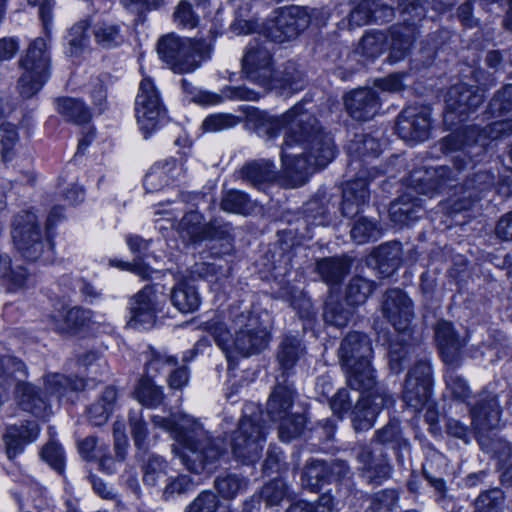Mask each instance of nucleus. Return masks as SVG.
Listing matches in <instances>:
<instances>
[{
  "label": "nucleus",
  "instance_id": "39448f33",
  "mask_svg": "<svg viewBox=\"0 0 512 512\" xmlns=\"http://www.w3.org/2000/svg\"><path fill=\"white\" fill-rule=\"evenodd\" d=\"M183 428V432L176 434L177 443L172 445V452L188 471L212 472L224 452L222 441L212 438L197 420H186Z\"/></svg>",
  "mask_w": 512,
  "mask_h": 512
},
{
  "label": "nucleus",
  "instance_id": "423d86ee",
  "mask_svg": "<svg viewBox=\"0 0 512 512\" xmlns=\"http://www.w3.org/2000/svg\"><path fill=\"white\" fill-rule=\"evenodd\" d=\"M294 385L284 379L277 381L266 402V414L278 424L279 438L289 442L298 437L304 429L306 419L303 414L293 411L297 399Z\"/></svg>",
  "mask_w": 512,
  "mask_h": 512
},
{
  "label": "nucleus",
  "instance_id": "9b49d317",
  "mask_svg": "<svg viewBox=\"0 0 512 512\" xmlns=\"http://www.w3.org/2000/svg\"><path fill=\"white\" fill-rule=\"evenodd\" d=\"M306 10L290 5L277 8L264 23L262 30L272 42L283 44L296 40L308 28Z\"/></svg>",
  "mask_w": 512,
  "mask_h": 512
},
{
  "label": "nucleus",
  "instance_id": "c756f323",
  "mask_svg": "<svg viewBox=\"0 0 512 512\" xmlns=\"http://www.w3.org/2000/svg\"><path fill=\"white\" fill-rule=\"evenodd\" d=\"M49 77L47 66H24L17 84L19 94L25 99L33 97L42 89Z\"/></svg>",
  "mask_w": 512,
  "mask_h": 512
},
{
  "label": "nucleus",
  "instance_id": "69168bd1",
  "mask_svg": "<svg viewBox=\"0 0 512 512\" xmlns=\"http://www.w3.org/2000/svg\"><path fill=\"white\" fill-rule=\"evenodd\" d=\"M173 21L178 27L193 29L198 26L200 18L194 11L191 3L186 0H181L173 12Z\"/></svg>",
  "mask_w": 512,
  "mask_h": 512
},
{
  "label": "nucleus",
  "instance_id": "13d9d810",
  "mask_svg": "<svg viewBox=\"0 0 512 512\" xmlns=\"http://www.w3.org/2000/svg\"><path fill=\"white\" fill-rule=\"evenodd\" d=\"M185 512H229L211 491L201 492L186 508Z\"/></svg>",
  "mask_w": 512,
  "mask_h": 512
},
{
  "label": "nucleus",
  "instance_id": "c85d7f7f",
  "mask_svg": "<svg viewBox=\"0 0 512 512\" xmlns=\"http://www.w3.org/2000/svg\"><path fill=\"white\" fill-rule=\"evenodd\" d=\"M178 231L182 238L193 243L216 237L213 225L203 224V216L197 211H191L182 217L178 223Z\"/></svg>",
  "mask_w": 512,
  "mask_h": 512
},
{
  "label": "nucleus",
  "instance_id": "864d4df0",
  "mask_svg": "<svg viewBox=\"0 0 512 512\" xmlns=\"http://www.w3.org/2000/svg\"><path fill=\"white\" fill-rule=\"evenodd\" d=\"M157 51L163 61H174L181 52L186 55V39L183 40L175 34L165 35L159 39Z\"/></svg>",
  "mask_w": 512,
  "mask_h": 512
},
{
  "label": "nucleus",
  "instance_id": "5fc2aeb1",
  "mask_svg": "<svg viewBox=\"0 0 512 512\" xmlns=\"http://www.w3.org/2000/svg\"><path fill=\"white\" fill-rule=\"evenodd\" d=\"M260 497L266 506H278L283 500L290 498L289 487L282 479L271 480L263 486Z\"/></svg>",
  "mask_w": 512,
  "mask_h": 512
},
{
  "label": "nucleus",
  "instance_id": "412c9836",
  "mask_svg": "<svg viewBox=\"0 0 512 512\" xmlns=\"http://www.w3.org/2000/svg\"><path fill=\"white\" fill-rule=\"evenodd\" d=\"M91 317V312L81 307H69L61 305L49 316L50 327L59 334L70 335L86 325Z\"/></svg>",
  "mask_w": 512,
  "mask_h": 512
},
{
  "label": "nucleus",
  "instance_id": "e433bc0d",
  "mask_svg": "<svg viewBox=\"0 0 512 512\" xmlns=\"http://www.w3.org/2000/svg\"><path fill=\"white\" fill-rule=\"evenodd\" d=\"M117 391L114 387H106L101 396L92 403L88 410V419L92 425L100 426L107 422L114 410Z\"/></svg>",
  "mask_w": 512,
  "mask_h": 512
},
{
  "label": "nucleus",
  "instance_id": "6e6552de",
  "mask_svg": "<svg viewBox=\"0 0 512 512\" xmlns=\"http://www.w3.org/2000/svg\"><path fill=\"white\" fill-rule=\"evenodd\" d=\"M428 0H400V22L388 29L391 37V62L404 61L426 18Z\"/></svg>",
  "mask_w": 512,
  "mask_h": 512
},
{
  "label": "nucleus",
  "instance_id": "6e6d98bb",
  "mask_svg": "<svg viewBox=\"0 0 512 512\" xmlns=\"http://www.w3.org/2000/svg\"><path fill=\"white\" fill-rule=\"evenodd\" d=\"M167 462L160 456L151 455L142 466L143 482L155 486L167 475Z\"/></svg>",
  "mask_w": 512,
  "mask_h": 512
},
{
  "label": "nucleus",
  "instance_id": "a19ab883",
  "mask_svg": "<svg viewBox=\"0 0 512 512\" xmlns=\"http://www.w3.org/2000/svg\"><path fill=\"white\" fill-rule=\"evenodd\" d=\"M56 110L66 120L77 124L87 123L91 113L82 100L71 97H60L55 100Z\"/></svg>",
  "mask_w": 512,
  "mask_h": 512
},
{
  "label": "nucleus",
  "instance_id": "79ce46f5",
  "mask_svg": "<svg viewBox=\"0 0 512 512\" xmlns=\"http://www.w3.org/2000/svg\"><path fill=\"white\" fill-rule=\"evenodd\" d=\"M89 26L88 20H81L69 29L66 36L67 54L78 57L88 50L90 42Z\"/></svg>",
  "mask_w": 512,
  "mask_h": 512
},
{
  "label": "nucleus",
  "instance_id": "9d476101",
  "mask_svg": "<svg viewBox=\"0 0 512 512\" xmlns=\"http://www.w3.org/2000/svg\"><path fill=\"white\" fill-rule=\"evenodd\" d=\"M473 74L479 86L457 83L451 86L445 95L444 121L449 126L468 119L484 101V90L481 86L485 84L480 80L483 70L478 67Z\"/></svg>",
  "mask_w": 512,
  "mask_h": 512
},
{
  "label": "nucleus",
  "instance_id": "0e129e2a",
  "mask_svg": "<svg viewBox=\"0 0 512 512\" xmlns=\"http://www.w3.org/2000/svg\"><path fill=\"white\" fill-rule=\"evenodd\" d=\"M175 366H177V359L175 357L151 350L146 361V376L154 377Z\"/></svg>",
  "mask_w": 512,
  "mask_h": 512
},
{
  "label": "nucleus",
  "instance_id": "aec40b11",
  "mask_svg": "<svg viewBox=\"0 0 512 512\" xmlns=\"http://www.w3.org/2000/svg\"><path fill=\"white\" fill-rule=\"evenodd\" d=\"M39 433L40 427L35 421L24 420L7 426L2 440L8 459L12 460L21 454L26 445L37 440Z\"/></svg>",
  "mask_w": 512,
  "mask_h": 512
},
{
  "label": "nucleus",
  "instance_id": "2f4dec72",
  "mask_svg": "<svg viewBox=\"0 0 512 512\" xmlns=\"http://www.w3.org/2000/svg\"><path fill=\"white\" fill-rule=\"evenodd\" d=\"M501 411L498 399L493 396L475 405L471 409L472 423L479 431H486L498 426Z\"/></svg>",
  "mask_w": 512,
  "mask_h": 512
},
{
  "label": "nucleus",
  "instance_id": "680f3d73",
  "mask_svg": "<svg viewBox=\"0 0 512 512\" xmlns=\"http://www.w3.org/2000/svg\"><path fill=\"white\" fill-rule=\"evenodd\" d=\"M375 0H358L348 15L350 29L361 27L372 22Z\"/></svg>",
  "mask_w": 512,
  "mask_h": 512
},
{
  "label": "nucleus",
  "instance_id": "c9c22d12",
  "mask_svg": "<svg viewBox=\"0 0 512 512\" xmlns=\"http://www.w3.org/2000/svg\"><path fill=\"white\" fill-rule=\"evenodd\" d=\"M44 387L50 395L62 398L68 396L70 392L83 390L85 388V381L78 377L48 373L44 376Z\"/></svg>",
  "mask_w": 512,
  "mask_h": 512
},
{
  "label": "nucleus",
  "instance_id": "393cba45",
  "mask_svg": "<svg viewBox=\"0 0 512 512\" xmlns=\"http://www.w3.org/2000/svg\"><path fill=\"white\" fill-rule=\"evenodd\" d=\"M181 170L182 168L173 158L156 162L145 175L143 184L146 191L161 190L173 182L180 175Z\"/></svg>",
  "mask_w": 512,
  "mask_h": 512
},
{
  "label": "nucleus",
  "instance_id": "5701e85b",
  "mask_svg": "<svg viewBox=\"0 0 512 512\" xmlns=\"http://www.w3.org/2000/svg\"><path fill=\"white\" fill-rule=\"evenodd\" d=\"M0 279L4 281L6 291L19 293L33 286L34 278L23 265H12L11 257L0 252Z\"/></svg>",
  "mask_w": 512,
  "mask_h": 512
},
{
  "label": "nucleus",
  "instance_id": "774afa93",
  "mask_svg": "<svg viewBox=\"0 0 512 512\" xmlns=\"http://www.w3.org/2000/svg\"><path fill=\"white\" fill-rule=\"evenodd\" d=\"M271 59L267 46L254 39L247 45L241 64H270Z\"/></svg>",
  "mask_w": 512,
  "mask_h": 512
},
{
  "label": "nucleus",
  "instance_id": "8fccbe9b",
  "mask_svg": "<svg viewBox=\"0 0 512 512\" xmlns=\"http://www.w3.org/2000/svg\"><path fill=\"white\" fill-rule=\"evenodd\" d=\"M501 472L500 479L505 485H512V445L504 440L496 441L493 445Z\"/></svg>",
  "mask_w": 512,
  "mask_h": 512
},
{
  "label": "nucleus",
  "instance_id": "f3484780",
  "mask_svg": "<svg viewBox=\"0 0 512 512\" xmlns=\"http://www.w3.org/2000/svg\"><path fill=\"white\" fill-rule=\"evenodd\" d=\"M382 311L394 328L406 331L414 316V304L411 298L400 289H390L384 295Z\"/></svg>",
  "mask_w": 512,
  "mask_h": 512
},
{
  "label": "nucleus",
  "instance_id": "4468645a",
  "mask_svg": "<svg viewBox=\"0 0 512 512\" xmlns=\"http://www.w3.org/2000/svg\"><path fill=\"white\" fill-rule=\"evenodd\" d=\"M432 391V367L428 360H419L409 370L403 390V401L415 411L429 401Z\"/></svg>",
  "mask_w": 512,
  "mask_h": 512
},
{
  "label": "nucleus",
  "instance_id": "2eb2a0df",
  "mask_svg": "<svg viewBox=\"0 0 512 512\" xmlns=\"http://www.w3.org/2000/svg\"><path fill=\"white\" fill-rule=\"evenodd\" d=\"M431 129L430 112L423 107L405 108L398 116L396 131L407 142H423Z\"/></svg>",
  "mask_w": 512,
  "mask_h": 512
},
{
  "label": "nucleus",
  "instance_id": "f8f14e48",
  "mask_svg": "<svg viewBox=\"0 0 512 512\" xmlns=\"http://www.w3.org/2000/svg\"><path fill=\"white\" fill-rule=\"evenodd\" d=\"M144 75L143 72H141ZM135 112L140 130L148 138L166 120V110L152 79L143 76L135 99Z\"/></svg>",
  "mask_w": 512,
  "mask_h": 512
},
{
  "label": "nucleus",
  "instance_id": "f03ea898",
  "mask_svg": "<svg viewBox=\"0 0 512 512\" xmlns=\"http://www.w3.org/2000/svg\"><path fill=\"white\" fill-rule=\"evenodd\" d=\"M228 361L260 353L269 343L267 329L248 308L232 307L228 319H211L204 324Z\"/></svg>",
  "mask_w": 512,
  "mask_h": 512
},
{
  "label": "nucleus",
  "instance_id": "72a5a7b5",
  "mask_svg": "<svg viewBox=\"0 0 512 512\" xmlns=\"http://www.w3.org/2000/svg\"><path fill=\"white\" fill-rule=\"evenodd\" d=\"M495 184V175L488 170H479L470 175L461 185L460 201H476L481 193L488 191Z\"/></svg>",
  "mask_w": 512,
  "mask_h": 512
},
{
  "label": "nucleus",
  "instance_id": "7c9ffc66",
  "mask_svg": "<svg viewBox=\"0 0 512 512\" xmlns=\"http://www.w3.org/2000/svg\"><path fill=\"white\" fill-rule=\"evenodd\" d=\"M375 268L384 277L392 275L401 263V245L390 242L380 245L371 255Z\"/></svg>",
  "mask_w": 512,
  "mask_h": 512
},
{
  "label": "nucleus",
  "instance_id": "4be33fe9",
  "mask_svg": "<svg viewBox=\"0 0 512 512\" xmlns=\"http://www.w3.org/2000/svg\"><path fill=\"white\" fill-rule=\"evenodd\" d=\"M435 340L447 366H460L462 343L448 321H439L435 327Z\"/></svg>",
  "mask_w": 512,
  "mask_h": 512
},
{
  "label": "nucleus",
  "instance_id": "c03bdc74",
  "mask_svg": "<svg viewBox=\"0 0 512 512\" xmlns=\"http://www.w3.org/2000/svg\"><path fill=\"white\" fill-rule=\"evenodd\" d=\"M43 37H37L32 40L25 52L24 60L19 64H50L51 62V35H47L44 31Z\"/></svg>",
  "mask_w": 512,
  "mask_h": 512
},
{
  "label": "nucleus",
  "instance_id": "a878e982",
  "mask_svg": "<svg viewBox=\"0 0 512 512\" xmlns=\"http://www.w3.org/2000/svg\"><path fill=\"white\" fill-rule=\"evenodd\" d=\"M341 367L346 382L352 389L364 394L375 387L376 375L371 365V359L358 363L342 364Z\"/></svg>",
  "mask_w": 512,
  "mask_h": 512
},
{
  "label": "nucleus",
  "instance_id": "6ab92c4d",
  "mask_svg": "<svg viewBox=\"0 0 512 512\" xmlns=\"http://www.w3.org/2000/svg\"><path fill=\"white\" fill-rule=\"evenodd\" d=\"M349 115L358 121L371 120L381 108V99L373 88H357L344 96Z\"/></svg>",
  "mask_w": 512,
  "mask_h": 512
},
{
  "label": "nucleus",
  "instance_id": "cd10ccee",
  "mask_svg": "<svg viewBox=\"0 0 512 512\" xmlns=\"http://www.w3.org/2000/svg\"><path fill=\"white\" fill-rule=\"evenodd\" d=\"M15 394L20 407L38 417L48 415V403L39 389L29 382L19 379L15 385Z\"/></svg>",
  "mask_w": 512,
  "mask_h": 512
},
{
  "label": "nucleus",
  "instance_id": "bb28decb",
  "mask_svg": "<svg viewBox=\"0 0 512 512\" xmlns=\"http://www.w3.org/2000/svg\"><path fill=\"white\" fill-rule=\"evenodd\" d=\"M424 211L422 200L406 192L389 208L391 220L398 225H409L417 221Z\"/></svg>",
  "mask_w": 512,
  "mask_h": 512
},
{
  "label": "nucleus",
  "instance_id": "37998d69",
  "mask_svg": "<svg viewBox=\"0 0 512 512\" xmlns=\"http://www.w3.org/2000/svg\"><path fill=\"white\" fill-rule=\"evenodd\" d=\"M215 35L212 31L205 37L186 39V56L194 63L208 62L212 60L215 45Z\"/></svg>",
  "mask_w": 512,
  "mask_h": 512
},
{
  "label": "nucleus",
  "instance_id": "4c0bfd02",
  "mask_svg": "<svg viewBox=\"0 0 512 512\" xmlns=\"http://www.w3.org/2000/svg\"><path fill=\"white\" fill-rule=\"evenodd\" d=\"M350 268L349 262L341 257L322 258L316 263V271L328 284H338L346 276Z\"/></svg>",
  "mask_w": 512,
  "mask_h": 512
},
{
  "label": "nucleus",
  "instance_id": "603ef678",
  "mask_svg": "<svg viewBox=\"0 0 512 512\" xmlns=\"http://www.w3.org/2000/svg\"><path fill=\"white\" fill-rule=\"evenodd\" d=\"M458 366H448L445 370L444 379L446 389L450 395L458 401H466L471 394L470 387L467 381L457 374L456 368Z\"/></svg>",
  "mask_w": 512,
  "mask_h": 512
},
{
  "label": "nucleus",
  "instance_id": "338daca9",
  "mask_svg": "<svg viewBox=\"0 0 512 512\" xmlns=\"http://www.w3.org/2000/svg\"><path fill=\"white\" fill-rule=\"evenodd\" d=\"M399 493L394 489H384L376 492L370 499L368 510L371 512H389L397 505Z\"/></svg>",
  "mask_w": 512,
  "mask_h": 512
},
{
  "label": "nucleus",
  "instance_id": "473e14b6",
  "mask_svg": "<svg viewBox=\"0 0 512 512\" xmlns=\"http://www.w3.org/2000/svg\"><path fill=\"white\" fill-rule=\"evenodd\" d=\"M171 301L180 312L191 313L199 308L201 298L195 285L183 279L172 289Z\"/></svg>",
  "mask_w": 512,
  "mask_h": 512
},
{
  "label": "nucleus",
  "instance_id": "de8ad7c7",
  "mask_svg": "<svg viewBox=\"0 0 512 512\" xmlns=\"http://www.w3.org/2000/svg\"><path fill=\"white\" fill-rule=\"evenodd\" d=\"M93 35L98 45L103 48H113L124 42V36L118 25L99 22L93 28Z\"/></svg>",
  "mask_w": 512,
  "mask_h": 512
},
{
  "label": "nucleus",
  "instance_id": "b1692460",
  "mask_svg": "<svg viewBox=\"0 0 512 512\" xmlns=\"http://www.w3.org/2000/svg\"><path fill=\"white\" fill-rule=\"evenodd\" d=\"M372 345L369 337L360 332L348 333L338 348L340 364L358 363L372 358Z\"/></svg>",
  "mask_w": 512,
  "mask_h": 512
},
{
  "label": "nucleus",
  "instance_id": "7ed1b4c3",
  "mask_svg": "<svg viewBox=\"0 0 512 512\" xmlns=\"http://www.w3.org/2000/svg\"><path fill=\"white\" fill-rule=\"evenodd\" d=\"M477 132V126H469L439 141L438 145L443 153H455L452 163L456 173L447 166L415 169L408 178L409 188L418 194L432 196L447 187H455L452 182L456 180V175L472 162V149L478 150V142H474Z\"/></svg>",
  "mask_w": 512,
  "mask_h": 512
},
{
  "label": "nucleus",
  "instance_id": "20e7f679",
  "mask_svg": "<svg viewBox=\"0 0 512 512\" xmlns=\"http://www.w3.org/2000/svg\"><path fill=\"white\" fill-rule=\"evenodd\" d=\"M347 151L351 157L349 168L358 169V172L356 177L347 181L343 188L341 211L343 216L353 217L369 202L368 183L382 174L375 167L368 168L362 165L367 158H374L380 154V144L370 135H356L349 142Z\"/></svg>",
  "mask_w": 512,
  "mask_h": 512
},
{
  "label": "nucleus",
  "instance_id": "052dcab7",
  "mask_svg": "<svg viewBox=\"0 0 512 512\" xmlns=\"http://www.w3.org/2000/svg\"><path fill=\"white\" fill-rule=\"evenodd\" d=\"M350 234L354 242L357 244H364L369 241L377 240L380 236V230L376 223L362 217L353 224Z\"/></svg>",
  "mask_w": 512,
  "mask_h": 512
},
{
  "label": "nucleus",
  "instance_id": "0eeeda50",
  "mask_svg": "<svg viewBox=\"0 0 512 512\" xmlns=\"http://www.w3.org/2000/svg\"><path fill=\"white\" fill-rule=\"evenodd\" d=\"M266 435L261 411L253 404L246 405L231 439V449L235 458L244 464L257 462L266 443Z\"/></svg>",
  "mask_w": 512,
  "mask_h": 512
},
{
  "label": "nucleus",
  "instance_id": "1a4fd4ad",
  "mask_svg": "<svg viewBox=\"0 0 512 512\" xmlns=\"http://www.w3.org/2000/svg\"><path fill=\"white\" fill-rule=\"evenodd\" d=\"M12 237L16 248L29 261H51L54 247L49 236H43L37 216L31 211H23L13 220Z\"/></svg>",
  "mask_w": 512,
  "mask_h": 512
},
{
  "label": "nucleus",
  "instance_id": "bf43d9fd",
  "mask_svg": "<svg viewBox=\"0 0 512 512\" xmlns=\"http://www.w3.org/2000/svg\"><path fill=\"white\" fill-rule=\"evenodd\" d=\"M19 134L14 124L3 121L0 124V153L3 161H9L15 155Z\"/></svg>",
  "mask_w": 512,
  "mask_h": 512
},
{
  "label": "nucleus",
  "instance_id": "f704fd0d",
  "mask_svg": "<svg viewBox=\"0 0 512 512\" xmlns=\"http://www.w3.org/2000/svg\"><path fill=\"white\" fill-rule=\"evenodd\" d=\"M242 179L250 185L259 187L275 178L276 167L270 160L260 159L246 163L241 171Z\"/></svg>",
  "mask_w": 512,
  "mask_h": 512
},
{
  "label": "nucleus",
  "instance_id": "09e8293b",
  "mask_svg": "<svg viewBox=\"0 0 512 512\" xmlns=\"http://www.w3.org/2000/svg\"><path fill=\"white\" fill-rule=\"evenodd\" d=\"M511 133L512 121L509 119L492 122L483 129L478 128V132L476 133L477 139L474 140V142H478L477 153L484 150L485 140H496L502 137H507Z\"/></svg>",
  "mask_w": 512,
  "mask_h": 512
},
{
  "label": "nucleus",
  "instance_id": "4d7b16f0",
  "mask_svg": "<svg viewBox=\"0 0 512 512\" xmlns=\"http://www.w3.org/2000/svg\"><path fill=\"white\" fill-rule=\"evenodd\" d=\"M374 290V283L363 277H353L347 286L346 299L351 305L365 303Z\"/></svg>",
  "mask_w": 512,
  "mask_h": 512
},
{
  "label": "nucleus",
  "instance_id": "49530a36",
  "mask_svg": "<svg viewBox=\"0 0 512 512\" xmlns=\"http://www.w3.org/2000/svg\"><path fill=\"white\" fill-rule=\"evenodd\" d=\"M214 486L222 498L232 500L246 490L247 481L236 473H225L215 479Z\"/></svg>",
  "mask_w": 512,
  "mask_h": 512
},
{
  "label": "nucleus",
  "instance_id": "a211bd4d",
  "mask_svg": "<svg viewBox=\"0 0 512 512\" xmlns=\"http://www.w3.org/2000/svg\"><path fill=\"white\" fill-rule=\"evenodd\" d=\"M157 295L152 286L146 285L130 301V319L132 328H150L156 321Z\"/></svg>",
  "mask_w": 512,
  "mask_h": 512
},
{
  "label": "nucleus",
  "instance_id": "a18cd8bd",
  "mask_svg": "<svg viewBox=\"0 0 512 512\" xmlns=\"http://www.w3.org/2000/svg\"><path fill=\"white\" fill-rule=\"evenodd\" d=\"M134 396L140 404L148 408L158 407L164 399L162 387L155 385L148 376L139 380Z\"/></svg>",
  "mask_w": 512,
  "mask_h": 512
},
{
  "label": "nucleus",
  "instance_id": "e2e57ef3",
  "mask_svg": "<svg viewBox=\"0 0 512 512\" xmlns=\"http://www.w3.org/2000/svg\"><path fill=\"white\" fill-rule=\"evenodd\" d=\"M504 494L494 488L480 494L475 501V512H502Z\"/></svg>",
  "mask_w": 512,
  "mask_h": 512
},
{
  "label": "nucleus",
  "instance_id": "ea45409f",
  "mask_svg": "<svg viewBox=\"0 0 512 512\" xmlns=\"http://www.w3.org/2000/svg\"><path fill=\"white\" fill-rule=\"evenodd\" d=\"M387 38L384 31H370L361 38L354 53L364 57L366 61H374L385 51Z\"/></svg>",
  "mask_w": 512,
  "mask_h": 512
},
{
  "label": "nucleus",
  "instance_id": "3c124183",
  "mask_svg": "<svg viewBox=\"0 0 512 512\" xmlns=\"http://www.w3.org/2000/svg\"><path fill=\"white\" fill-rule=\"evenodd\" d=\"M221 209L230 213L247 215L253 210V203L247 194L239 190H229L222 197Z\"/></svg>",
  "mask_w": 512,
  "mask_h": 512
},
{
  "label": "nucleus",
  "instance_id": "ddd939ff",
  "mask_svg": "<svg viewBox=\"0 0 512 512\" xmlns=\"http://www.w3.org/2000/svg\"><path fill=\"white\" fill-rule=\"evenodd\" d=\"M241 72L252 82L268 88L295 92L305 84L304 75L296 66H241Z\"/></svg>",
  "mask_w": 512,
  "mask_h": 512
},
{
  "label": "nucleus",
  "instance_id": "dca6fc26",
  "mask_svg": "<svg viewBox=\"0 0 512 512\" xmlns=\"http://www.w3.org/2000/svg\"><path fill=\"white\" fill-rule=\"evenodd\" d=\"M362 476L370 483H381L390 477L392 467L383 448L372 449L367 445L354 448Z\"/></svg>",
  "mask_w": 512,
  "mask_h": 512
},
{
  "label": "nucleus",
  "instance_id": "f257e3e1",
  "mask_svg": "<svg viewBox=\"0 0 512 512\" xmlns=\"http://www.w3.org/2000/svg\"><path fill=\"white\" fill-rule=\"evenodd\" d=\"M284 130L281 161L286 177L293 185H303L317 169L326 167L336 155L332 136L323 131L317 119L297 103L286 113L265 120L260 131L268 139Z\"/></svg>",
  "mask_w": 512,
  "mask_h": 512
},
{
  "label": "nucleus",
  "instance_id": "58836bf2",
  "mask_svg": "<svg viewBox=\"0 0 512 512\" xmlns=\"http://www.w3.org/2000/svg\"><path fill=\"white\" fill-rule=\"evenodd\" d=\"M306 354V348L301 340L293 337H285L277 353V360L284 372L291 370L295 364Z\"/></svg>",
  "mask_w": 512,
  "mask_h": 512
}]
</instances>
